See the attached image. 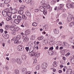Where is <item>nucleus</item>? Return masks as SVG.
<instances>
[{
	"label": "nucleus",
	"mask_w": 74,
	"mask_h": 74,
	"mask_svg": "<svg viewBox=\"0 0 74 74\" xmlns=\"http://www.w3.org/2000/svg\"><path fill=\"white\" fill-rule=\"evenodd\" d=\"M9 10V9H6L4 10V11H2V14L4 17L7 16V12Z\"/></svg>",
	"instance_id": "f257e3e1"
},
{
	"label": "nucleus",
	"mask_w": 74,
	"mask_h": 74,
	"mask_svg": "<svg viewBox=\"0 0 74 74\" xmlns=\"http://www.w3.org/2000/svg\"><path fill=\"white\" fill-rule=\"evenodd\" d=\"M17 49L18 51H24V53H25V52H26V51H25V50H24V47H23V46H17Z\"/></svg>",
	"instance_id": "f03ea898"
},
{
	"label": "nucleus",
	"mask_w": 74,
	"mask_h": 74,
	"mask_svg": "<svg viewBox=\"0 0 74 74\" xmlns=\"http://www.w3.org/2000/svg\"><path fill=\"white\" fill-rule=\"evenodd\" d=\"M47 64L46 62L43 63L42 65V68L43 69H46L47 67Z\"/></svg>",
	"instance_id": "7ed1b4c3"
},
{
	"label": "nucleus",
	"mask_w": 74,
	"mask_h": 74,
	"mask_svg": "<svg viewBox=\"0 0 74 74\" xmlns=\"http://www.w3.org/2000/svg\"><path fill=\"white\" fill-rule=\"evenodd\" d=\"M11 12L12 14H15L18 12V10L16 9H13L11 10Z\"/></svg>",
	"instance_id": "20e7f679"
},
{
	"label": "nucleus",
	"mask_w": 74,
	"mask_h": 74,
	"mask_svg": "<svg viewBox=\"0 0 74 74\" xmlns=\"http://www.w3.org/2000/svg\"><path fill=\"white\" fill-rule=\"evenodd\" d=\"M73 18V16L71 15H69L68 16V18H67V20L69 22H70V21H71L72 20V18Z\"/></svg>",
	"instance_id": "39448f33"
},
{
	"label": "nucleus",
	"mask_w": 74,
	"mask_h": 74,
	"mask_svg": "<svg viewBox=\"0 0 74 74\" xmlns=\"http://www.w3.org/2000/svg\"><path fill=\"white\" fill-rule=\"evenodd\" d=\"M16 62L18 63V64H21L22 63V60H20V59L18 58H17L16 60Z\"/></svg>",
	"instance_id": "423d86ee"
},
{
	"label": "nucleus",
	"mask_w": 74,
	"mask_h": 74,
	"mask_svg": "<svg viewBox=\"0 0 74 74\" xmlns=\"http://www.w3.org/2000/svg\"><path fill=\"white\" fill-rule=\"evenodd\" d=\"M39 9L40 11L41 12H44L45 11V8L42 6H41L39 7Z\"/></svg>",
	"instance_id": "0eeeda50"
},
{
	"label": "nucleus",
	"mask_w": 74,
	"mask_h": 74,
	"mask_svg": "<svg viewBox=\"0 0 74 74\" xmlns=\"http://www.w3.org/2000/svg\"><path fill=\"white\" fill-rule=\"evenodd\" d=\"M64 6V5L63 4H60V7H58V8L60 10H63V7Z\"/></svg>",
	"instance_id": "6e6552de"
},
{
	"label": "nucleus",
	"mask_w": 74,
	"mask_h": 74,
	"mask_svg": "<svg viewBox=\"0 0 74 74\" xmlns=\"http://www.w3.org/2000/svg\"><path fill=\"white\" fill-rule=\"evenodd\" d=\"M10 10L9 9V10L7 12V16H8L11 17V15H12V14L10 12Z\"/></svg>",
	"instance_id": "1a4fd4ad"
},
{
	"label": "nucleus",
	"mask_w": 74,
	"mask_h": 74,
	"mask_svg": "<svg viewBox=\"0 0 74 74\" xmlns=\"http://www.w3.org/2000/svg\"><path fill=\"white\" fill-rule=\"evenodd\" d=\"M25 14L28 16H31V13L29 12V11H27L25 12Z\"/></svg>",
	"instance_id": "9d476101"
},
{
	"label": "nucleus",
	"mask_w": 74,
	"mask_h": 74,
	"mask_svg": "<svg viewBox=\"0 0 74 74\" xmlns=\"http://www.w3.org/2000/svg\"><path fill=\"white\" fill-rule=\"evenodd\" d=\"M53 31L55 34H58L59 33V31L58 29H53Z\"/></svg>",
	"instance_id": "9b49d317"
},
{
	"label": "nucleus",
	"mask_w": 74,
	"mask_h": 74,
	"mask_svg": "<svg viewBox=\"0 0 74 74\" xmlns=\"http://www.w3.org/2000/svg\"><path fill=\"white\" fill-rule=\"evenodd\" d=\"M15 26L16 25L13 24L11 25V27H10V29L12 31H14V29H15Z\"/></svg>",
	"instance_id": "f8f14e48"
},
{
	"label": "nucleus",
	"mask_w": 74,
	"mask_h": 74,
	"mask_svg": "<svg viewBox=\"0 0 74 74\" xmlns=\"http://www.w3.org/2000/svg\"><path fill=\"white\" fill-rule=\"evenodd\" d=\"M29 55H30L31 56H33L36 55V52H32L30 53H29Z\"/></svg>",
	"instance_id": "ddd939ff"
},
{
	"label": "nucleus",
	"mask_w": 74,
	"mask_h": 74,
	"mask_svg": "<svg viewBox=\"0 0 74 74\" xmlns=\"http://www.w3.org/2000/svg\"><path fill=\"white\" fill-rule=\"evenodd\" d=\"M22 59L23 60H25L26 59V58L27 56L25 55H24L23 54L22 55Z\"/></svg>",
	"instance_id": "4468645a"
},
{
	"label": "nucleus",
	"mask_w": 74,
	"mask_h": 74,
	"mask_svg": "<svg viewBox=\"0 0 74 74\" xmlns=\"http://www.w3.org/2000/svg\"><path fill=\"white\" fill-rule=\"evenodd\" d=\"M18 12L19 14L22 15L23 14V10L20 9V10H19Z\"/></svg>",
	"instance_id": "2eb2a0df"
},
{
	"label": "nucleus",
	"mask_w": 74,
	"mask_h": 74,
	"mask_svg": "<svg viewBox=\"0 0 74 74\" xmlns=\"http://www.w3.org/2000/svg\"><path fill=\"white\" fill-rule=\"evenodd\" d=\"M4 37L5 39H7L9 38V35L5 34Z\"/></svg>",
	"instance_id": "dca6fc26"
},
{
	"label": "nucleus",
	"mask_w": 74,
	"mask_h": 74,
	"mask_svg": "<svg viewBox=\"0 0 74 74\" xmlns=\"http://www.w3.org/2000/svg\"><path fill=\"white\" fill-rule=\"evenodd\" d=\"M50 51V50H48V54H49L50 55H51L52 56V55H53V53L52 51Z\"/></svg>",
	"instance_id": "f3484780"
},
{
	"label": "nucleus",
	"mask_w": 74,
	"mask_h": 74,
	"mask_svg": "<svg viewBox=\"0 0 74 74\" xmlns=\"http://www.w3.org/2000/svg\"><path fill=\"white\" fill-rule=\"evenodd\" d=\"M14 22L16 24H18L20 22V20H19L18 19H14Z\"/></svg>",
	"instance_id": "a211bd4d"
},
{
	"label": "nucleus",
	"mask_w": 74,
	"mask_h": 74,
	"mask_svg": "<svg viewBox=\"0 0 74 74\" xmlns=\"http://www.w3.org/2000/svg\"><path fill=\"white\" fill-rule=\"evenodd\" d=\"M21 37V35H19L17 36L16 37V40H19Z\"/></svg>",
	"instance_id": "6ab92c4d"
},
{
	"label": "nucleus",
	"mask_w": 74,
	"mask_h": 74,
	"mask_svg": "<svg viewBox=\"0 0 74 74\" xmlns=\"http://www.w3.org/2000/svg\"><path fill=\"white\" fill-rule=\"evenodd\" d=\"M30 30H27L25 32V34H26L27 35H28L30 33Z\"/></svg>",
	"instance_id": "aec40b11"
},
{
	"label": "nucleus",
	"mask_w": 74,
	"mask_h": 74,
	"mask_svg": "<svg viewBox=\"0 0 74 74\" xmlns=\"http://www.w3.org/2000/svg\"><path fill=\"white\" fill-rule=\"evenodd\" d=\"M29 38H26L25 39V40H23V41L24 42H27L29 41Z\"/></svg>",
	"instance_id": "412c9836"
},
{
	"label": "nucleus",
	"mask_w": 74,
	"mask_h": 74,
	"mask_svg": "<svg viewBox=\"0 0 74 74\" xmlns=\"http://www.w3.org/2000/svg\"><path fill=\"white\" fill-rule=\"evenodd\" d=\"M11 1V0H5L4 1V3L6 4H8Z\"/></svg>",
	"instance_id": "4be33fe9"
},
{
	"label": "nucleus",
	"mask_w": 74,
	"mask_h": 74,
	"mask_svg": "<svg viewBox=\"0 0 74 74\" xmlns=\"http://www.w3.org/2000/svg\"><path fill=\"white\" fill-rule=\"evenodd\" d=\"M56 3V0H52L51 3V5H54Z\"/></svg>",
	"instance_id": "5701e85b"
},
{
	"label": "nucleus",
	"mask_w": 74,
	"mask_h": 74,
	"mask_svg": "<svg viewBox=\"0 0 74 74\" xmlns=\"http://www.w3.org/2000/svg\"><path fill=\"white\" fill-rule=\"evenodd\" d=\"M48 27L45 25L44 26L43 28V29L45 31H46V30H48Z\"/></svg>",
	"instance_id": "b1692460"
},
{
	"label": "nucleus",
	"mask_w": 74,
	"mask_h": 74,
	"mask_svg": "<svg viewBox=\"0 0 74 74\" xmlns=\"http://www.w3.org/2000/svg\"><path fill=\"white\" fill-rule=\"evenodd\" d=\"M66 6L68 8H71V4L68 3L66 5Z\"/></svg>",
	"instance_id": "393cba45"
},
{
	"label": "nucleus",
	"mask_w": 74,
	"mask_h": 74,
	"mask_svg": "<svg viewBox=\"0 0 74 74\" xmlns=\"http://www.w3.org/2000/svg\"><path fill=\"white\" fill-rule=\"evenodd\" d=\"M17 18L18 20L21 21L22 20V17L21 16L19 15L17 16Z\"/></svg>",
	"instance_id": "a878e982"
},
{
	"label": "nucleus",
	"mask_w": 74,
	"mask_h": 74,
	"mask_svg": "<svg viewBox=\"0 0 74 74\" xmlns=\"http://www.w3.org/2000/svg\"><path fill=\"white\" fill-rule=\"evenodd\" d=\"M19 30V27H15L14 29V31L17 32V31H18Z\"/></svg>",
	"instance_id": "bb28decb"
},
{
	"label": "nucleus",
	"mask_w": 74,
	"mask_h": 74,
	"mask_svg": "<svg viewBox=\"0 0 74 74\" xmlns=\"http://www.w3.org/2000/svg\"><path fill=\"white\" fill-rule=\"evenodd\" d=\"M20 10H25V6L22 5L21 6V7L19 8Z\"/></svg>",
	"instance_id": "cd10ccee"
},
{
	"label": "nucleus",
	"mask_w": 74,
	"mask_h": 74,
	"mask_svg": "<svg viewBox=\"0 0 74 74\" xmlns=\"http://www.w3.org/2000/svg\"><path fill=\"white\" fill-rule=\"evenodd\" d=\"M74 22H72L70 23L69 26L71 27H72L74 25Z\"/></svg>",
	"instance_id": "c85d7f7f"
},
{
	"label": "nucleus",
	"mask_w": 74,
	"mask_h": 74,
	"mask_svg": "<svg viewBox=\"0 0 74 74\" xmlns=\"http://www.w3.org/2000/svg\"><path fill=\"white\" fill-rule=\"evenodd\" d=\"M12 19V18H11V17L9 16L8 17H7L6 18V21H10Z\"/></svg>",
	"instance_id": "c756f323"
},
{
	"label": "nucleus",
	"mask_w": 74,
	"mask_h": 74,
	"mask_svg": "<svg viewBox=\"0 0 74 74\" xmlns=\"http://www.w3.org/2000/svg\"><path fill=\"white\" fill-rule=\"evenodd\" d=\"M22 71L24 72V73H25L27 72V69L25 68H23L22 69Z\"/></svg>",
	"instance_id": "7c9ffc66"
},
{
	"label": "nucleus",
	"mask_w": 74,
	"mask_h": 74,
	"mask_svg": "<svg viewBox=\"0 0 74 74\" xmlns=\"http://www.w3.org/2000/svg\"><path fill=\"white\" fill-rule=\"evenodd\" d=\"M47 40H48L47 39H45L44 41V42L45 45L48 44V41Z\"/></svg>",
	"instance_id": "2f4dec72"
},
{
	"label": "nucleus",
	"mask_w": 74,
	"mask_h": 74,
	"mask_svg": "<svg viewBox=\"0 0 74 74\" xmlns=\"http://www.w3.org/2000/svg\"><path fill=\"white\" fill-rule=\"evenodd\" d=\"M53 65L54 67H56V66H57L56 65V62H54L53 64Z\"/></svg>",
	"instance_id": "473e14b6"
},
{
	"label": "nucleus",
	"mask_w": 74,
	"mask_h": 74,
	"mask_svg": "<svg viewBox=\"0 0 74 74\" xmlns=\"http://www.w3.org/2000/svg\"><path fill=\"white\" fill-rule=\"evenodd\" d=\"M22 17L23 18V19H27V17H26V16L24 14L23 15H22Z\"/></svg>",
	"instance_id": "72a5a7b5"
},
{
	"label": "nucleus",
	"mask_w": 74,
	"mask_h": 74,
	"mask_svg": "<svg viewBox=\"0 0 74 74\" xmlns=\"http://www.w3.org/2000/svg\"><path fill=\"white\" fill-rule=\"evenodd\" d=\"M32 1V0H25V2L26 3H29Z\"/></svg>",
	"instance_id": "f704fd0d"
},
{
	"label": "nucleus",
	"mask_w": 74,
	"mask_h": 74,
	"mask_svg": "<svg viewBox=\"0 0 74 74\" xmlns=\"http://www.w3.org/2000/svg\"><path fill=\"white\" fill-rule=\"evenodd\" d=\"M32 25L34 26H37V23L34 22V23H32Z\"/></svg>",
	"instance_id": "c9c22d12"
},
{
	"label": "nucleus",
	"mask_w": 74,
	"mask_h": 74,
	"mask_svg": "<svg viewBox=\"0 0 74 74\" xmlns=\"http://www.w3.org/2000/svg\"><path fill=\"white\" fill-rule=\"evenodd\" d=\"M44 38V37L42 36H41L40 37H39L38 38V40H42Z\"/></svg>",
	"instance_id": "e433bc0d"
},
{
	"label": "nucleus",
	"mask_w": 74,
	"mask_h": 74,
	"mask_svg": "<svg viewBox=\"0 0 74 74\" xmlns=\"http://www.w3.org/2000/svg\"><path fill=\"white\" fill-rule=\"evenodd\" d=\"M15 73L16 74H18L19 73V71L17 69H16L15 71Z\"/></svg>",
	"instance_id": "4c0bfd02"
},
{
	"label": "nucleus",
	"mask_w": 74,
	"mask_h": 74,
	"mask_svg": "<svg viewBox=\"0 0 74 74\" xmlns=\"http://www.w3.org/2000/svg\"><path fill=\"white\" fill-rule=\"evenodd\" d=\"M5 30H8V29H10V27H9L8 25H7L5 26Z\"/></svg>",
	"instance_id": "58836bf2"
},
{
	"label": "nucleus",
	"mask_w": 74,
	"mask_h": 74,
	"mask_svg": "<svg viewBox=\"0 0 74 74\" xmlns=\"http://www.w3.org/2000/svg\"><path fill=\"white\" fill-rule=\"evenodd\" d=\"M30 6H33V5H34V3L33 2H32V1L30 3Z\"/></svg>",
	"instance_id": "ea45409f"
},
{
	"label": "nucleus",
	"mask_w": 74,
	"mask_h": 74,
	"mask_svg": "<svg viewBox=\"0 0 74 74\" xmlns=\"http://www.w3.org/2000/svg\"><path fill=\"white\" fill-rule=\"evenodd\" d=\"M47 71V69H44L42 70V73H46Z\"/></svg>",
	"instance_id": "a19ab883"
},
{
	"label": "nucleus",
	"mask_w": 74,
	"mask_h": 74,
	"mask_svg": "<svg viewBox=\"0 0 74 74\" xmlns=\"http://www.w3.org/2000/svg\"><path fill=\"white\" fill-rule=\"evenodd\" d=\"M15 44H19V40H16L14 41Z\"/></svg>",
	"instance_id": "79ce46f5"
},
{
	"label": "nucleus",
	"mask_w": 74,
	"mask_h": 74,
	"mask_svg": "<svg viewBox=\"0 0 74 74\" xmlns=\"http://www.w3.org/2000/svg\"><path fill=\"white\" fill-rule=\"evenodd\" d=\"M42 4L44 6V7H46L47 5L45 4V2H44V1H42Z\"/></svg>",
	"instance_id": "37998d69"
},
{
	"label": "nucleus",
	"mask_w": 74,
	"mask_h": 74,
	"mask_svg": "<svg viewBox=\"0 0 74 74\" xmlns=\"http://www.w3.org/2000/svg\"><path fill=\"white\" fill-rule=\"evenodd\" d=\"M44 12H43V14H44V15H47V10H44Z\"/></svg>",
	"instance_id": "c03bdc74"
},
{
	"label": "nucleus",
	"mask_w": 74,
	"mask_h": 74,
	"mask_svg": "<svg viewBox=\"0 0 74 74\" xmlns=\"http://www.w3.org/2000/svg\"><path fill=\"white\" fill-rule=\"evenodd\" d=\"M34 11L35 12H38L39 11V10L38 9H35L34 10Z\"/></svg>",
	"instance_id": "a18cd8bd"
},
{
	"label": "nucleus",
	"mask_w": 74,
	"mask_h": 74,
	"mask_svg": "<svg viewBox=\"0 0 74 74\" xmlns=\"http://www.w3.org/2000/svg\"><path fill=\"white\" fill-rule=\"evenodd\" d=\"M53 47H52L50 48L49 50H50H50H51V52H52V50H53Z\"/></svg>",
	"instance_id": "49530a36"
},
{
	"label": "nucleus",
	"mask_w": 74,
	"mask_h": 74,
	"mask_svg": "<svg viewBox=\"0 0 74 74\" xmlns=\"http://www.w3.org/2000/svg\"><path fill=\"white\" fill-rule=\"evenodd\" d=\"M71 8H74V3H71Z\"/></svg>",
	"instance_id": "de8ad7c7"
},
{
	"label": "nucleus",
	"mask_w": 74,
	"mask_h": 74,
	"mask_svg": "<svg viewBox=\"0 0 74 74\" xmlns=\"http://www.w3.org/2000/svg\"><path fill=\"white\" fill-rule=\"evenodd\" d=\"M50 5H47L46 6V8H47V9H49L50 8Z\"/></svg>",
	"instance_id": "09e8293b"
},
{
	"label": "nucleus",
	"mask_w": 74,
	"mask_h": 74,
	"mask_svg": "<svg viewBox=\"0 0 74 74\" xmlns=\"http://www.w3.org/2000/svg\"><path fill=\"white\" fill-rule=\"evenodd\" d=\"M0 6L1 7H3L4 6V3H1Z\"/></svg>",
	"instance_id": "8fccbe9b"
},
{
	"label": "nucleus",
	"mask_w": 74,
	"mask_h": 74,
	"mask_svg": "<svg viewBox=\"0 0 74 74\" xmlns=\"http://www.w3.org/2000/svg\"><path fill=\"white\" fill-rule=\"evenodd\" d=\"M17 17H18V16H17L16 15H14L13 17V18L14 19H16V18H17Z\"/></svg>",
	"instance_id": "3c124183"
},
{
	"label": "nucleus",
	"mask_w": 74,
	"mask_h": 74,
	"mask_svg": "<svg viewBox=\"0 0 74 74\" xmlns=\"http://www.w3.org/2000/svg\"><path fill=\"white\" fill-rule=\"evenodd\" d=\"M25 49H26V51H28L29 49V47H26L25 48Z\"/></svg>",
	"instance_id": "603ef678"
},
{
	"label": "nucleus",
	"mask_w": 74,
	"mask_h": 74,
	"mask_svg": "<svg viewBox=\"0 0 74 74\" xmlns=\"http://www.w3.org/2000/svg\"><path fill=\"white\" fill-rule=\"evenodd\" d=\"M33 51V50H32V49H29V53H32V52Z\"/></svg>",
	"instance_id": "864d4df0"
},
{
	"label": "nucleus",
	"mask_w": 74,
	"mask_h": 74,
	"mask_svg": "<svg viewBox=\"0 0 74 74\" xmlns=\"http://www.w3.org/2000/svg\"><path fill=\"white\" fill-rule=\"evenodd\" d=\"M36 69V70H39V69H40V66H39L38 65L37 66Z\"/></svg>",
	"instance_id": "5fc2aeb1"
},
{
	"label": "nucleus",
	"mask_w": 74,
	"mask_h": 74,
	"mask_svg": "<svg viewBox=\"0 0 74 74\" xmlns=\"http://www.w3.org/2000/svg\"><path fill=\"white\" fill-rule=\"evenodd\" d=\"M58 73H60H60H62V71L61 70H59L58 71Z\"/></svg>",
	"instance_id": "6e6d98bb"
},
{
	"label": "nucleus",
	"mask_w": 74,
	"mask_h": 74,
	"mask_svg": "<svg viewBox=\"0 0 74 74\" xmlns=\"http://www.w3.org/2000/svg\"><path fill=\"white\" fill-rule=\"evenodd\" d=\"M70 55V53H68L67 54H66V56H69V55Z\"/></svg>",
	"instance_id": "4d7b16f0"
},
{
	"label": "nucleus",
	"mask_w": 74,
	"mask_h": 74,
	"mask_svg": "<svg viewBox=\"0 0 74 74\" xmlns=\"http://www.w3.org/2000/svg\"><path fill=\"white\" fill-rule=\"evenodd\" d=\"M0 32L1 33H3V29H0Z\"/></svg>",
	"instance_id": "13d9d810"
},
{
	"label": "nucleus",
	"mask_w": 74,
	"mask_h": 74,
	"mask_svg": "<svg viewBox=\"0 0 74 74\" xmlns=\"http://www.w3.org/2000/svg\"><path fill=\"white\" fill-rule=\"evenodd\" d=\"M26 38L25 37V36H23V37H22V39H23V40H25V38Z\"/></svg>",
	"instance_id": "bf43d9fd"
},
{
	"label": "nucleus",
	"mask_w": 74,
	"mask_h": 74,
	"mask_svg": "<svg viewBox=\"0 0 74 74\" xmlns=\"http://www.w3.org/2000/svg\"><path fill=\"white\" fill-rule=\"evenodd\" d=\"M71 71L70 72H67L66 74H71Z\"/></svg>",
	"instance_id": "052dcab7"
},
{
	"label": "nucleus",
	"mask_w": 74,
	"mask_h": 74,
	"mask_svg": "<svg viewBox=\"0 0 74 74\" xmlns=\"http://www.w3.org/2000/svg\"><path fill=\"white\" fill-rule=\"evenodd\" d=\"M53 72H56V69H53Z\"/></svg>",
	"instance_id": "680f3d73"
},
{
	"label": "nucleus",
	"mask_w": 74,
	"mask_h": 74,
	"mask_svg": "<svg viewBox=\"0 0 74 74\" xmlns=\"http://www.w3.org/2000/svg\"><path fill=\"white\" fill-rule=\"evenodd\" d=\"M71 41H72V42H74V40H73V38H71Z\"/></svg>",
	"instance_id": "e2e57ef3"
},
{
	"label": "nucleus",
	"mask_w": 74,
	"mask_h": 74,
	"mask_svg": "<svg viewBox=\"0 0 74 74\" xmlns=\"http://www.w3.org/2000/svg\"><path fill=\"white\" fill-rule=\"evenodd\" d=\"M29 44H33V43L32 41L29 42Z\"/></svg>",
	"instance_id": "0e129e2a"
},
{
	"label": "nucleus",
	"mask_w": 74,
	"mask_h": 74,
	"mask_svg": "<svg viewBox=\"0 0 74 74\" xmlns=\"http://www.w3.org/2000/svg\"><path fill=\"white\" fill-rule=\"evenodd\" d=\"M5 43H4V42L3 43V47H4L5 46Z\"/></svg>",
	"instance_id": "69168bd1"
},
{
	"label": "nucleus",
	"mask_w": 74,
	"mask_h": 74,
	"mask_svg": "<svg viewBox=\"0 0 74 74\" xmlns=\"http://www.w3.org/2000/svg\"><path fill=\"white\" fill-rule=\"evenodd\" d=\"M36 41L34 40V44H36Z\"/></svg>",
	"instance_id": "338daca9"
},
{
	"label": "nucleus",
	"mask_w": 74,
	"mask_h": 74,
	"mask_svg": "<svg viewBox=\"0 0 74 74\" xmlns=\"http://www.w3.org/2000/svg\"><path fill=\"white\" fill-rule=\"evenodd\" d=\"M56 18H58L59 17V15H57L56 16Z\"/></svg>",
	"instance_id": "774afa93"
}]
</instances>
